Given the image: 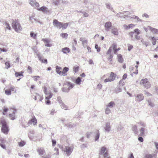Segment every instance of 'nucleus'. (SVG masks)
Returning <instances> with one entry per match:
<instances>
[{
	"label": "nucleus",
	"instance_id": "1",
	"mask_svg": "<svg viewBox=\"0 0 158 158\" xmlns=\"http://www.w3.org/2000/svg\"><path fill=\"white\" fill-rule=\"evenodd\" d=\"M0 123L2 125L1 131L5 134H8L9 131V129L6 120L3 118H1Z\"/></svg>",
	"mask_w": 158,
	"mask_h": 158
},
{
	"label": "nucleus",
	"instance_id": "2",
	"mask_svg": "<svg viewBox=\"0 0 158 158\" xmlns=\"http://www.w3.org/2000/svg\"><path fill=\"white\" fill-rule=\"evenodd\" d=\"M12 25V27L16 32H18L19 31H21L22 30V27L18 20H13Z\"/></svg>",
	"mask_w": 158,
	"mask_h": 158
},
{
	"label": "nucleus",
	"instance_id": "3",
	"mask_svg": "<svg viewBox=\"0 0 158 158\" xmlns=\"http://www.w3.org/2000/svg\"><path fill=\"white\" fill-rule=\"evenodd\" d=\"M74 85L70 82H67L64 85V86H65L62 88V90L64 92H68L71 89L73 88Z\"/></svg>",
	"mask_w": 158,
	"mask_h": 158
},
{
	"label": "nucleus",
	"instance_id": "4",
	"mask_svg": "<svg viewBox=\"0 0 158 158\" xmlns=\"http://www.w3.org/2000/svg\"><path fill=\"white\" fill-rule=\"evenodd\" d=\"M140 84L147 89L149 88L151 86L149 81L146 78L142 79L140 81Z\"/></svg>",
	"mask_w": 158,
	"mask_h": 158
},
{
	"label": "nucleus",
	"instance_id": "5",
	"mask_svg": "<svg viewBox=\"0 0 158 158\" xmlns=\"http://www.w3.org/2000/svg\"><path fill=\"white\" fill-rule=\"evenodd\" d=\"M65 154L67 156H69L73 151V148L71 147L65 146L64 148L63 149Z\"/></svg>",
	"mask_w": 158,
	"mask_h": 158
},
{
	"label": "nucleus",
	"instance_id": "6",
	"mask_svg": "<svg viewBox=\"0 0 158 158\" xmlns=\"http://www.w3.org/2000/svg\"><path fill=\"white\" fill-rule=\"evenodd\" d=\"M116 76V75L113 72H111L110 76L109 78L105 79L104 82L105 83L108 82H111L114 80Z\"/></svg>",
	"mask_w": 158,
	"mask_h": 158
},
{
	"label": "nucleus",
	"instance_id": "7",
	"mask_svg": "<svg viewBox=\"0 0 158 158\" xmlns=\"http://www.w3.org/2000/svg\"><path fill=\"white\" fill-rule=\"evenodd\" d=\"M135 100L138 102L143 100L144 98L143 95L141 94H135Z\"/></svg>",
	"mask_w": 158,
	"mask_h": 158
},
{
	"label": "nucleus",
	"instance_id": "8",
	"mask_svg": "<svg viewBox=\"0 0 158 158\" xmlns=\"http://www.w3.org/2000/svg\"><path fill=\"white\" fill-rule=\"evenodd\" d=\"M106 148L104 147H102L101 148V151L100 153L99 158L101 157V156H103L104 157H107L108 156V153L106 152Z\"/></svg>",
	"mask_w": 158,
	"mask_h": 158
},
{
	"label": "nucleus",
	"instance_id": "9",
	"mask_svg": "<svg viewBox=\"0 0 158 158\" xmlns=\"http://www.w3.org/2000/svg\"><path fill=\"white\" fill-rule=\"evenodd\" d=\"M104 128L106 132H109L111 130L110 122H107L106 123L104 127Z\"/></svg>",
	"mask_w": 158,
	"mask_h": 158
},
{
	"label": "nucleus",
	"instance_id": "10",
	"mask_svg": "<svg viewBox=\"0 0 158 158\" xmlns=\"http://www.w3.org/2000/svg\"><path fill=\"white\" fill-rule=\"evenodd\" d=\"M53 24L55 27L60 29L61 28L62 23L59 22L57 20L55 19L53 22Z\"/></svg>",
	"mask_w": 158,
	"mask_h": 158
},
{
	"label": "nucleus",
	"instance_id": "11",
	"mask_svg": "<svg viewBox=\"0 0 158 158\" xmlns=\"http://www.w3.org/2000/svg\"><path fill=\"white\" fill-rule=\"evenodd\" d=\"M29 4L33 7H39L40 6L39 3L35 0H29Z\"/></svg>",
	"mask_w": 158,
	"mask_h": 158
},
{
	"label": "nucleus",
	"instance_id": "12",
	"mask_svg": "<svg viewBox=\"0 0 158 158\" xmlns=\"http://www.w3.org/2000/svg\"><path fill=\"white\" fill-rule=\"evenodd\" d=\"M94 136H95V141H98L100 136V133L99 130H95L94 132Z\"/></svg>",
	"mask_w": 158,
	"mask_h": 158
},
{
	"label": "nucleus",
	"instance_id": "13",
	"mask_svg": "<svg viewBox=\"0 0 158 158\" xmlns=\"http://www.w3.org/2000/svg\"><path fill=\"white\" fill-rule=\"evenodd\" d=\"M112 26L111 23L110 22H108L106 23L105 25V30L106 31H108L111 28L110 27Z\"/></svg>",
	"mask_w": 158,
	"mask_h": 158
},
{
	"label": "nucleus",
	"instance_id": "14",
	"mask_svg": "<svg viewBox=\"0 0 158 158\" xmlns=\"http://www.w3.org/2000/svg\"><path fill=\"white\" fill-rule=\"evenodd\" d=\"M33 123L34 125L36 124L37 123V120L35 117H34L32 119L29 120L28 124H31Z\"/></svg>",
	"mask_w": 158,
	"mask_h": 158
},
{
	"label": "nucleus",
	"instance_id": "15",
	"mask_svg": "<svg viewBox=\"0 0 158 158\" xmlns=\"http://www.w3.org/2000/svg\"><path fill=\"white\" fill-rule=\"evenodd\" d=\"M16 112V110L14 109L12 111V114H10L9 115L10 118L12 120H14L15 119V114Z\"/></svg>",
	"mask_w": 158,
	"mask_h": 158
},
{
	"label": "nucleus",
	"instance_id": "16",
	"mask_svg": "<svg viewBox=\"0 0 158 158\" xmlns=\"http://www.w3.org/2000/svg\"><path fill=\"white\" fill-rule=\"evenodd\" d=\"M105 5L106 6V8L109 9L112 11L113 12H115L114 10H113L112 7L111 3L110 2H107L105 3Z\"/></svg>",
	"mask_w": 158,
	"mask_h": 158
},
{
	"label": "nucleus",
	"instance_id": "17",
	"mask_svg": "<svg viewBox=\"0 0 158 158\" xmlns=\"http://www.w3.org/2000/svg\"><path fill=\"white\" fill-rule=\"evenodd\" d=\"M35 94L36 95L35 96V98H34L35 100H39L40 101H41L43 100V98L42 96L39 95L37 93H35Z\"/></svg>",
	"mask_w": 158,
	"mask_h": 158
},
{
	"label": "nucleus",
	"instance_id": "18",
	"mask_svg": "<svg viewBox=\"0 0 158 158\" xmlns=\"http://www.w3.org/2000/svg\"><path fill=\"white\" fill-rule=\"evenodd\" d=\"M42 40L43 41L45 44V46L48 47H50L52 46V45L49 44L50 41L49 40L47 39H43Z\"/></svg>",
	"mask_w": 158,
	"mask_h": 158
},
{
	"label": "nucleus",
	"instance_id": "19",
	"mask_svg": "<svg viewBox=\"0 0 158 158\" xmlns=\"http://www.w3.org/2000/svg\"><path fill=\"white\" fill-rule=\"evenodd\" d=\"M148 28L153 33L158 34V30L156 28H153L150 26H148Z\"/></svg>",
	"mask_w": 158,
	"mask_h": 158
},
{
	"label": "nucleus",
	"instance_id": "20",
	"mask_svg": "<svg viewBox=\"0 0 158 158\" xmlns=\"http://www.w3.org/2000/svg\"><path fill=\"white\" fill-rule=\"evenodd\" d=\"M111 33L114 35H118V32L117 28H114L113 27L111 28Z\"/></svg>",
	"mask_w": 158,
	"mask_h": 158
},
{
	"label": "nucleus",
	"instance_id": "21",
	"mask_svg": "<svg viewBox=\"0 0 158 158\" xmlns=\"http://www.w3.org/2000/svg\"><path fill=\"white\" fill-rule=\"evenodd\" d=\"M69 68L67 67H64L62 72V75L63 76H66L67 75L66 73L69 71Z\"/></svg>",
	"mask_w": 158,
	"mask_h": 158
},
{
	"label": "nucleus",
	"instance_id": "22",
	"mask_svg": "<svg viewBox=\"0 0 158 158\" xmlns=\"http://www.w3.org/2000/svg\"><path fill=\"white\" fill-rule=\"evenodd\" d=\"M59 103H60V105L61 106V107L63 109L66 110H67L68 107L67 106L63 103V102H62L61 100L59 101Z\"/></svg>",
	"mask_w": 158,
	"mask_h": 158
},
{
	"label": "nucleus",
	"instance_id": "23",
	"mask_svg": "<svg viewBox=\"0 0 158 158\" xmlns=\"http://www.w3.org/2000/svg\"><path fill=\"white\" fill-rule=\"evenodd\" d=\"M37 151L39 152V154L41 156L43 155L45 152V150L42 148H39Z\"/></svg>",
	"mask_w": 158,
	"mask_h": 158
},
{
	"label": "nucleus",
	"instance_id": "24",
	"mask_svg": "<svg viewBox=\"0 0 158 158\" xmlns=\"http://www.w3.org/2000/svg\"><path fill=\"white\" fill-rule=\"evenodd\" d=\"M23 72L21 71L20 72H15V75L16 77H23Z\"/></svg>",
	"mask_w": 158,
	"mask_h": 158
},
{
	"label": "nucleus",
	"instance_id": "25",
	"mask_svg": "<svg viewBox=\"0 0 158 158\" xmlns=\"http://www.w3.org/2000/svg\"><path fill=\"white\" fill-rule=\"evenodd\" d=\"M118 60L120 63H122L123 62V58L122 56L121 55L118 54L117 55Z\"/></svg>",
	"mask_w": 158,
	"mask_h": 158
},
{
	"label": "nucleus",
	"instance_id": "26",
	"mask_svg": "<svg viewBox=\"0 0 158 158\" xmlns=\"http://www.w3.org/2000/svg\"><path fill=\"white\" fill-rule=\"evenodd\" d=\"M56 73L60 74V75H62V72L60 70L62 68L61 67H59L58 66H56Z\"/></svg>",
	"mask_w": 158,
	"mask_h": 158
},
{
	"label": "nucleus",
	"instance_id": "27",
	"mask_svg": "<svg viewBox=\"0 0 158 158\" xmlns=\"http://www.w3.org/2000/svg\"><path fill=\"white\" fill-rule=\"evenodd\" d=\"M70 51L69 48L67 47H65L62 49V52L64 54L69 53Z\"/></svg>",
	"mask_w": 158,
	"mask_h": 158
},
{
	"label": "nucleus",
	"instance_id": "28",
	"mask_svg": "<svg viewBox=\"0 0 158 158\" xmlns=\"http://www.w3.org/2000/svg\"><path fill=\"white\" fill-rule=\"evenodd\" d=\"M39 11H42L43 12L48 11V9L46 6H42L39 8L37 9Z\"/></svg>",
	"mask_w": 158,
	"mask_h": 158
},
{
	"label": "nucleus",
	"instance_id": "29",
	"mask_svg": "<svg viewBox=\"0 0 158 158\" xmlns=\"http://www.w3.org/2000/svg\"><path fill=\"white\" fill-rule=\"evenodd\" d=\"M120 14H122V15H124L123 18H125L127 16L130 15L131 14L129 11H124L120 12Z\"/></svg>",
	"mask_w": 158,
	"mask_h": 158
},
{
	"label": "nucleus",
	"instance_id": "30",
	"mask_svg": "<svg viewBox=\"0 0 158 158\" xmlns=\"http://www.w3.org/2000/svg\"><path fill=\"white\" fill-rule=\"evenodd\" d=\"M81 79L80 77H78L75 81V82L77 85H80L81 83Z\"/></svg>",
	"mask_w": 158,
	"mask_h": 158
},
{
	"label": "nucleus",
	"instance_id": "31",
	"mask_svg": "<svg viewBox=\"0 0 158 158\" xmlns=\"http://www.w3.org/2000/svg\"><path fill=\"white\" fill-rule=\"evenodd\" d=\"M115 106V103L114 102L111 101L110 102L108 105L106 106L110 108H112L114 106Z\"/></svg>",
	"mask_w": 158,
	"mask_h": 158
},
{
	"label": "nucleus",
	"instance_id": "32",
	"mask_svg": "<svg viewBox=\"0 0 158 158\" xmlns=\"http://www.w3.org/2000/svg\"><path fill=\"white\" fill-rule=\"evenodd\" d=\"M132 129L133 131H134V133L135 134H137L138 132V130L137 129V126L136 125H134L132 127Z\"/></svg>",
	"mask_w": 158,
	"mask_h": 158
},
{
	"label": "nucleus",
	"instance_id": "33",
	"mask_svg": "<svg viewBox=\"0 0 158 158\" xmlns=\"http://www.w3.org/2000/svg\"><path fill=\"white\" fill-rule=\"evenodd\" d=\"M85 6L87 8L88 10L93 9L94 6L92 3L90 2L88 6Z\"/></svg>",
	"mask_w": 158,
	"mask_h": 158
},
{
	"label": "nucleus",
	"instance_id": "34",
	"mask_svg": "<svg viewBox=\"0 0 158 158\" xmlns=\"http://www.w3.org/2000/svg\"><path fill=\"white\" fill-rule=\"evenodd\" d=\"M34 51L35 53H36V56H37L38 58L39 59V60H41L40 57L41 56L40 53L39 52H38V51L37 49H34Z\"/></svg>",
	"mask_w": 158,
	"mask_h": 158
},
{
	"label": "nucleus",
	"instance_id": "35",
	"mask_svg": "<svg viewBox=\"0 0 158 158\" xmlns=\"http://www.w3.org/2000/svg\"><path fill=\"white\" fill-rule=\"evenodd\" d=\"M8 110L9 109L8 108L4 106L3 109L2 114L4 115H6Z\"/></svg>",
	"mask_w": 158,
	"mask_h": 158
},
{
	"label": "nucleus",
	"instance_id": "36",
	"mask_svg": "<svg viewBox=\"0 0 158 158\" xmlns=\"http://www.w3.org/2000/svg\"><path fill=\"white\" fill-rule=\"evenodd\" d=\"M60 1V0H52V2L53 4L55 5H58Z\"/></svg>",
	"mask_w": 158,
	"mask_h": 158
},
{
	"label": "nucleus",
	"instance_id": "37",
	"mask_svg": "<svg viewBox=\"0 0 158 158\" xmlns=\"http://www.w3.org/2000/svg\"><path fill=\"white\" fill-rule=\"evenodd\" d=\"M145 129L143 127H141L140 130V135L141 136L143 135L144 134Z\"/></svg>",
	"mask_w": 158,
	"mask_h": 158
},
{
	"label": "nucleus",
	"instance_id": "38",
	"mask_svg": "<svg viewBox=\"0 0 158 158\" xmlns=\"http://www.w3.org/2000/svg\"><path fill=\"white\" fill-rule=\"evenodd\" d=\"M5 25L6 26V29H8V30H10L11 29V28L9 25L8 23L7 22H6Z\"/></svg>",
	"mask_w": 158,
	"mask_h": 158
},
{
	"label": "nucleus",
	"instance_id": "39",
	"mask_svg": "<svg viewBox=\"0 0 158 158\" xmlns=\"http://www.w3.org/2000/svg\"><path fill=\"white\" fill-rule=\"evenodd\" d=\"M122 91V89L120 87L117 88L114 90V92L116 93H118L121 92Z\"/></svg>",
	"mask_w": 158,
	"mask_h": 158
},
{
	"label": "nucleus",
	"instance_id": "40",
	"mask_svg": "<svg viewBox=\"0 0 158 158\" xmlns=\"http://www.w3.org/2000/svg\"><path fill=\"white\" fill-rule=\"evenodd\" d=\"M41 60H39L40 61H41V62L44 63L45 64H46L48 63V61L47 59H42V57L41 56L40 57Z\"/></svg>",
	"mask_w": 158,
	"mask_h": 158
},
{
	"label": "nucleus",
	"instance_id": "41",
	"mask_svg": "<svg viewBox=\"0 0 158 158\" xmlns=\"http://www.w3.org/2000/svg\"><path fill=\"white\" fill-rule=\"evenodd\" d=\"M68 25V23H67L63 24V23H62L61 28L62 27L64 29H65L67 28Z\"/></svg>",
	"mask_w": 158,
	"mask_h": 158
},
{
	"label": "nucleus",
	"instance_id": "42",
	"mask_svg": "<svg viewBox=\"0 0 158 158\" xmlns=\"http://www.w3.org/2000/svg\"><path fill=\"white\" fill-rule=\"evenodd\" d=\"M93 132H88L86 133V137L87 138H89L92 136Z\"/></svg>",
	"mask_w": 158,
	"mask_h": 158
},
{
	"label": "nucleus",
	"instance_id": "43",
	"mask_svg": "<svg viewBox=\"0 0 158 158\" xmlns=\"http://www.w3.org/2000/svg\"><path fill=\"white\" fill-rule=\"evenodd\" d=\"M138 124H139L140 125V126L143 127H145L146 126V124L144 122L140 121L139 123H137Z\"/></svg>",
	"mask_w": 158,
	"mask_h": 158
},
{
	"label": "nucleus",
	"instance_id": "44",
	"mask_svg": "<svg viewBox=\"0 0 158 158\" xmlns=\"http://www.w3.org/2000/svg\"><path fill=\"white\" fill-rule=\"evenodd\" d=\"M87 42L88 41L86 40L82 43V45L84 48H85L87 46Z\"/></svg>",
	"mask_w": 158,
	"mask_h": 158
},
{
	"label": "nucleus",
	"instance_id": "45",
	"mask_svg": "<svg viewBox=\"0 0 158 158\" xmlns=\"http://www.w3.org/2000/svg\"><path fill=\"white\" fill-rule=\"evenodd\" d=\"M83 3L85 4L84 5L85 6H88L89 4L90 3L89 2L88 0H84L83 2Z\"/></svg>",
	"mask_w": 158,
	"mask_h": 158
},
{
	"label": "nucleus",
	"instance_id": "46",
	"mask_svg": "<svg viewBox=\"0 0 158 158\" xmlns=\"http://www.w3.org/2000/svg\"><path fill=\"white\" fill-rule=\"evenodd\" d=\"M5 64L6 65L5 68L6 69H8L10 68V63L8 62H6L5 63Z\"/></svg>",
	"mask_w": 158,
	"mask_h": 158
},
{
	"label": "nucleus",
	"instance_id": "47",
	"mask_svg": "<svg viewBox=\"0 0 158 158\" xmlns=\"http://www.w3.org/2000/svg\"><path fill=\"white\" fill-rule=\"evenodd\" d=\"M5 94L7 95H10L11 94V91L9 90H5Z\"/></svg>",
	"mask_w": 158,
	"mask_h": 158
},
{
	"label": "nucleus",
	"instance_id": "48",
	"mask_svg": "<svg viewBox=\"0 0 158 158\" xmlns=\"http://www.w3.org/2000/svg\"><path fill=\"white\" fill-rule=\"evenodd\" d=\"M105 113L106 114H108L110 113V110L107 107L106 109Z\"/></svg>",
	"mask_w": 158,
	"mask_h": 158
},
{
	"label": "nucleus",
	"instance_id": "49",
	"mask_svg": "<svg viewBox=\"0 0 158 158\" xmlns=\"http://www.w3.org/2000/svg\"><path fill=\"white\" fill-rule=\"evenodd\" d=\"M128 50L130 51L133 48V46L129 44H127Z\"/></svg>",
	"mask_w": 158,
	"mask_h": 158
},
{
	"label": "nucleus",
	"instance_id": "50",
	"mask_svg": "<svg viewBox=\"0 0 158 158\" xmlns=\"http://www.w3.org/2000/svg\"><path fill=\"white\" fill-rule=\"evenodd\" d=\"M52 96V95L51 94H49L48 96H47L45 97V99L46 100H49L51 98Z\"/></svg>",
	"mask_w": 158,
	"mask_h": 158
},
{
	"label": "nucleus",
	"instance_id": "51",
	"mask_svg": "<svg viewBox=\"0 0 158 158\" xmlns=\"http://www.w3.org/2000/svg\"><path fill=\"white\" fill-rule=\"evenodd\" d=\"M113 57V55L110 54V55H109V56L107 58V59L111 61L112 60Z\"/></svg>",
	"mask_w": 158,
	"mask_h": 158
},
{
	"label": "nucleus",
	"instance_id": "52",
	"mask_svg": "<svg viewBox=\"0 0 158 158\" xmlns=\"http://www.w3.org/2000/svg\"><path fill=\"white\" fill-rule=\"evenodd\" d=\"M60 36L63 38H67L68 36V34L66 33H63L60 34Z\"/></svg>",
	"mask_w": 158,
	"mask_h": 158
},
{
	"label": "nucleus",
	"instance_id": "53",
	"mask_svg": "<svg viewBox=\"0 0 158 158\" xmlns=\"http://www.w3.org/2000/svg\"><path fill=\"white\" fill-rule=\"evenodd\" d=\"M25 144V143L24 141H21L19 143V146L20 147H23Z\"/></svg>",
	"mask_w": 158,
	"mask_h": 158
},
{
	"label": "nucleus",
	"instance_id": "54",
	"mask_svg": "<svg viewBox=\"0 0 158 158\" xmlns=\"http://www.w3.org/2000/svg\"><path fill=\"white\" fill-rule=\"evenodd\" d=\"M134 32V33H136L137 35H139L140 33L139 30L137 28L135 29Z\"/></svg>",
	"mask_w": 158,
	"mask_h": 158
},
{
	"label": "nucleus",
	"instance_id": "55",
	"mask_svg": "<svg viewBox=\"0 0 158 158\" xmlns=\"http://www.w3.org/2000/svg\"><path fill=\"white\" fill-rule=\"evenodd\" d=\"M51 155L50 154H48L45 156H42L43 158H51Z\"/></svg>",
	"mask_w": 158,
	"mask_h": 158
},
{
	"label": "nucleus",
	"instance_id": "56",
	"mask_svg": "<svg viewBox=\"0 0 158 158\" xmlns=\"http://www.w3.org/2000/svg\"><path fill=\"white\" fill-rule=\"evenodd\" d=\"M27 71H28V70L29 71L28 72L29 73H32V70L30 66H28V67L27 69Z\"/></svg>",
	"mask_w": 158,
	"mask_h": 158
},
{
	"label": "nucleus",
	"instance_id": "57",
	"mask_svg": "<svg viewBox=\"0 0 158 158\" xmlns=\"http://www.w3.org/2000/svg\"><path fill=\"white\" fill-rule=\"evenodd\" d=\"M30 35L31 37H32L33 38H35L36 37V35L34 34V32H31L30 33Z\"/></svg>",
	"mask_w": 158,
	"mask_h": 158
},
{
	"label": "nucleus",
	"instance_id": "58",
	"mask_svg": "<svg viewBox=\"0 0 158 158\" xmlns=\"http://www.w3.org/2000/svg\"><path fill=\"white\" fill-rule=\"evenodd\" d=\"M112 51V48L111 47H110L108 50L107 51V52H106V55H110V54H111V52Z\"/></svg>",
	"mask_w": 158,
	"mask_h": 158
},
{
	"label": "nucleus",
	"instance_id": "59",
	"mask_svg": "<svg viewBox=\"0 0 158 158\" xmlns=\"http://www.w3.org/2000/svg\"><path fill=\"white\" fill-rule=\"evenodd\" d=\"M9 89L11 91V92L15 91V93L16 92V90H15V87L14 86L10 87Z\"/></svg>",
	"mask_w": 158,
	"mask_h": 158
},
{
	"label": "nucleus",
	"instance_id": "60",
	"mask_svg": "<svg viewBox=\"0 0 158 158\" xmlns=\"http://www.w3.org/2000/svg\"><path fill=\"white\" fill-rule=\"evenodd\" d=\"M82 13L83 14V16L84 17H87L89 16V14L86 12L83 11V12H82Z\"/></svg>",
	"mask_w": 158,
	"mask_h": 158
},
{
	"label": "nucleus",
	"instance_id": "61",
	"mask_svg": "<svg viewBox=\"0 0 158 158\" xmlns=\"http://www.w3.org/2000/svg\"><path fill=\"white\" fill-rule=\"evenodd\" d=\"M143 43V44L146 47H147L149 45V42L147 41L144 42V40L143 41V42H142Z\"/></svg>",
	"mask_w": 158,
	"mask_h": 158
},
{
	"label": "nucleus",
	"instance_id": "62",
	"mask_svg": "<svg viewBox=\"0 0 158 158\" xmlns=\"http://www.w3.org/2000/svg\"><path fill=\"white\" fill-rule=\"evenodd\" d=\"M30 20L32 22L33 21V20L35 21H36V19L35 18H34V16H32L31 17H30Z\"/></svg>",
	"mask_w": 158,
	"mask_h": 158
},
{
	"label": "nucleus",
	"instance_id": "63",
	"mask_svg": "<svg viewBox=\"0 0 158 158\" xmlns=\"http://www.w3.org/2000/svg\"><path fill=\"white\" fill-rule=\"evenodd\" d=\"M80 147L81 148H86L87 146L85 144H83L80 145Z\"/></svg>",
	"mask_w": 158,
	"mask_h": 158
},
{
	"label": "nucleus",
	"instance_id": "64",
	"mask_svg": "<svg viewBox=\"0 0 158 158\" xmlns=\"http://www.w3.org/2000/svg\"><path fill=\"white\" fill-rule=\"evenodd\" d=\"M145 158H153V156L151 154L147 155L145 156Z\"/></svg>",
	"mask_w": 158,
	"mask_h": 158
}]
</instances>
